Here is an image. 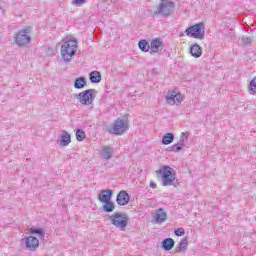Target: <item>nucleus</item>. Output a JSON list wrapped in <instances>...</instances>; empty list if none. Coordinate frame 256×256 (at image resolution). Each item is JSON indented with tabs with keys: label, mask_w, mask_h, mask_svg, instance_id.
I'll return each mask as SVG.
<instances>
[{
	"label": "nucleus",
	"mask_w": 256,
	"mask_h": 256,
	"mask_svg": "<svg viewBox=\"0 0 256 256\" xmlns=\"http://www.w3.org/2000/svg\"><path fill=\"white\" fill-rule=\"evenodd\" d=\"M157 175H161V181L163 187H179L181 184L176 180L175 170L171 166H163L156 171Z\"/></svg>",
	"instance_id": "1"
},
{
	"label": "nucleus",
	"mask_w": 256,
	"mask_h": 256,
	"mask_svg": "<svg viewBox=\"0 0 256 256\" xmlns=\"http://www.w3.org/2000/svg\"><path fill=\"white\" fill-rule=\"evenodd\" d=\"M77 45V39L75 38H70L62 44L60 53L65 63H69L77 55Z\"/></svg>",
	"instance_id": "2"
},
{
	"label": "nucleus",
	"mask_w": 256,
	"mask_h": 256,
	"mask_svg": "<svg viewBox=\"0 0 256 256\" xmlns=\"http://www.w3.org/2000/svg\"><path fill=\"white\" fill-rule=\"evenodd\" d=\"M127 131H129V116L127 115L118 117L114 121L113 126L110 129H108V133L110 135L117 136L124 135V133H127Z\"/></svg>",
	"instance_id": "3"
},
{
	"label": "nucleus",
	"mask_w": 256,
	"mask_h": 256,
	"mask_svg": "<svg viewBox=\"0 0 256 256\" xmlns=\"http://www.w3.org/2000/svg\"><path fill=\"white\" fill-rule=\"evenodd\" d=\"M109 221H111V224L114 225L116 229L125 231L127 225H129V215L124 212H116L109 216Z\"/></svg>",
	"instance_id": "4"
},
{
	"label": "nucleus",
	"mask_w": 256,
	"mask_h": 256,
	"mask_svg": "<svg viewBox=\"0 0 256 256\" xmlns=\"http://www.w3.org/2000/svg\"><path fill=\"white\" fill-rule=\"evenodd\" d=\"M33 28L30 26H25L23 29L19 30L14 36V42L18 47H25L31 43V33Z\"/></svg>",
	"instance_id": "5"
},
{
	"label": "nucleus",
	"mask_w": 256,
	"mask_h": 256,
	"mask_svg": "<svg viewBox=\"0 0 256 256\" xmlns=\"http://www.w3.org/2000/svg\"><path fill=\"white\" fill-rule=\"evenodd\" d=\"M175 9V2L171 0H160L154 15H161V17H171Z\"/></svg>",
	"instance_id": "6"
},
{
	"label": "nucleus",
	"mask_w": 256,
	"mask_h": 256,
	"mask_svg": "<svg viewBox=\"0 0 256 256\" xmlns=\"http://www.w3.org/2000/svg\"><path fill=\"white\" fill-rule=\"evenodd\" d=\"M185 33H186L187 37H192L193 39L203 40V39H205V24H203L202 22L194 24V25L188 27L185 30Z\"/></svg>",
	"instance_id": "7"
},
{
	"label": "nucleus",
	"mask_w": 256,
	"mask_h": 256,
	"mask_svg": "<svg viewBox=\"0 0 256 256\" xmlns=\"http://www.w3.org/2000/svg\"><path fill=\"white\" fill-rule=\"evenodd\" d=\"M95 93H97V90L87 89L76 94V98L79 100L81 105H93V101H95Z\"/></svg>",
	"instance_id": "8"
},
{
	"label": "nucleus",
	"mask_w": 256,
	"mask_h": 256,
	"mask_svg": "<svg viewBox=\"0 0 256 256\" xmlns=\"http://www.w3.org/2000/svg\"><path fill=\"white\" fill-rule=\"evenodd\" d=\"M21 242L24 243L29 251H37L39 249V239L35 236L24 237Z\"/></svg>",
	"instance_id": "9"
},
{
	"label": "nucleus",
	"mask_w": 256,
	"mask_h": 256,
	"mask_svg": "<svg viewBox=\"0 0 256 256\" xmlns=\"http://www.w3.org/2000/svg\"><path fill=\"white\" fill-rule=\"evenodd\" d=\"M163 39L161 38H154L150 42V55H155V53H159L160 51H163Z\"/></svg>",
	"instance_id": "10"
},
{
	"label": "nucleus",
	"mask_w": 256,
	"mask_h": 256,
	"mask_svg": "<svg viewBox=\"0 0 256 256\" xmlns=\"http://www.w3.org/2000/svg\"><path fill=\"white\" fill-rule=\"evenodd\" d=\"M166 101L169 105H179L183 101V98L181 97V93L169 91L166 95Z\"/></svg>",
	"instance_id": "11"
},
{
	"label": "nucleus",
	"mask_w": 256,
	"mask_h": 256,
	"mask_svg": "<svg viewBox=\"0 0 256 256\" xmlns=\"http://www.w3.org/2000/svg\"><path fill=\"white\" fill-rule=\"evenodd\" d=\"M129 201H131V196L125 190L120 191L116 196V203L121 207L129 205Z\"/></svg>",
	"instance_id": "12"
},
{
	"label": "nucleus",
	"mask_w": 256,
	"mask_h": 256,
	"mask_svg": "<svg viewBox=\"0 0 256 256\" xmlns=\"http://www.w3.org/2000/svg\"><path fill=\"white\" fill-rule=\"evenodd\" d=\"M111 199H113V190L111 189L101 190L98 194V201H100V203H107L111 201Z\"/></svg>",
	"instance_id": "13"
},
{
	"label": "nucleus",
	"mask_w": 256,
	"mask_h": 256,
	"mask_svg": "<svg viewBox=\"0 0 256 256\" xmlns=\"http://www.w3.org/2000/svg\"><path fill=\"white\" fill-rule=\"evenodd\" d=\"M113 153H115V151L113 150V147H111V146H103V148H102V150L100 152V156L105 161H109V159H113Z\"/></svg>",
	"instance_id": "14"
},
{
	"label": "nucleus",
	"mask_w": 256,
	"mask_h": 256,
	"mask_svg": "<svg viewBox=\"0 0 256 256\" xmlns=\"http://www.w3.org/2000/svg\"><path fill=\"white\" fill-rule=\"evenodd\" d=\"M190 54L195 59H199V57H201L203 55V48H201V46H199V44H193L190 47Z\"/></svg>",
	"instance_id": "15"
},
{
	"label": "nucleus",
	"mask_w": 256,
	"mask_h": 256,
	"mask_svg": "<svg viewBox=\"0 0 256 256\" xmlns=\"http://www.w3.org/2000/svg\"><path fill=\"white\" fill-rule=\"evenodd\" d=\"M156 223H165L167 221V212L163 211V208H159L154 215Z\"/></svg>",
	"instance_id": "16"
},
{
	"label": "nucleus",
	"mask_w": 256,
	"mask_h": 256,
	"mask_svg": "<svg viewBox=\"0 0 256 256\" xmlns=\"http://www.w3.org/2000/svg\"><path fill=\"white\" fill-rule=\"evenodd\" d=\"M161 247L164 251H171L175 247V240L173 238H165L162 240Z\"/></svg>",
	"instance_id": "17"
},
{
	"label": "nucleus",
	"mask_w": 256,
	"mask_h": 256,
	"mask_svg": "<svg viewBox=\"0 0 256 256\" xmlns=\"http://www.w3.org/2000/svg\"><path fill=\"white\" fill-rule=\"evenodd\" d=\"M87 87V78L85 76H80L74 80L75 89H85Z\"/></svg>",
	"instance_id": "18"
},
{
	"label": "nucleus",
	"mask_w": 256,
	"mask_h": 256,
	"mask_svg": "<svg viewBox=\"0 0 256 256\" xmlns=\"http://www.w3.org/2000/svg\"><path fill=\"white\" fill-rule=\"evenodd\" d=\"M71 143V134L65 130L62 131L60 147H67Z\"/></svg>",
	"instance_id": "19"
},
{
	"label": "nucleus",
	"mask_w": 256,
	"mask_h": 256,
	"mask_svg": "<svg viewBox=\"0 0 256 256\" xmlns=\"http://www.w3.org/2000/svg\"><path fill=\"white\" fill-rule=\"evenodd\" d=\"M101 72L94 70L89 74L90 83H101Z\"/></svg>",
	"instance_id": "20"
},
{
	"label": "nucleus",
	"mask_w": 256,
	"mask_h": 256,
	"mask_svg": "<svg viewBox=\"0 0 256 256\" xmlns=\"http://www.w3.org/2000/svg\"><path fill=\"white\" fill-rule=\"evenodd\" d=\"M189 245V241L187 237L183 238L179 242V247H176L174 253H182V251H187V246Z\"/></svg>",
	"instance_id": "21"
},
{
	"label": "nucleus",
	"mask_w": 256,
	"mask_h": 256,
	"mask_svg": "<svg viewBox=\"0 0 256 256\" xmlns=\"http://www.w3.org/2000/svg\"><path fill=\"white\" fill-rule=\"evenodd\" d=\"M138 47L140 51H143V53H149V51L151 50V45H149V42L145 39L138 42Z\"/></svg>",
	"instance_id": "22"
},
{
	"label": "nucleus",
	"mask_w": 256,
	"mask_h": 256,
	"mask_svg": "<svg viewBox=\"0 0 256 256\" xmlns=\"http://www.w3.org/2000/svg\"><path fill=\"white\" fill-rule=\"evenodd\" d=\"M175 141V135L171 132L166 133L162 137V145H171Z\"/></svg>",
	"instance_id": "23"
},
{
	"label": "nucleus",
	"mask_w": 256,
	"mask_h": 256,
	"mask_svg": "<svg viewBox=\"0 0 256 256\" xmlns=\"http://www.w3.org/2000/svg\"><path fill=\"white\" fill-rule=\"evenodd\" d=\"M29 233H31V235H38L40 239H45V230L43 228H35L34 226H32L29 229Z\"/></svg>",
	"instance_id": "24"
},
{
	"label": "nucleus",
	"mask_w": 256,
	"mask_h": 256,
	"mask_svg": "<svg viewBox=\"0 0 256 256\" xmlns=\"http://www.w3.org/2000/svg\"><path fill=\"white\" fill-rule=\"evenodd\" d=\"M102 209L105 213H113V211H115V203H113L111 200L104 202Z\"/></svg>",
	"instance_id": "25"
},
{
	"label": "nucleus",
	"mask_w": 256,
	"mask_h": 256,
	"mask_svg": "<svg viewBox=\"0 0 256 256\" xmlns=\"http://www.w3.org/2000/svg\"><path fill=\"white\" fill-rule=\"evenodd\" d=\"M248 91L250 93V95H255L256 94V77H254L249 85H248Z\"/></svg>",
	"instance_id": "26"
},
{
	"label": "nucleus",
	"mask_w": 256,
	"mask_h": 256,
	"mask_svg": "<svg viewBox=\"0 0 256 256\" xmlns=\"http://www.w3.org/2000/svg\"><path fill=\"white\" fill-rule=\"evenodd\" d=\"M223 35H225V37H228L229 39H231V41H233V39H235V30L231 29V28H226L223 30Z\"/></svg>",
	"instance_id": "27"
},
{
	"label": "nucleus",
	"mask_w": 256,
	"mask_h": 256,
	"mask_svg": "<svg viewBox=\"0 0 256 256\" xmlns=\"http://www.w3.org/2000/svg\"><path fill=\"white\" fill-rule=\"evenodd\" d=\"M185 139H189V132H182L180 136V140L177 142L182 147H185Z\"/></svg>",
	"instance_id": "28"
},
{
	"label": "nucleus",
	"mask_w": 256,
	"mask_h": 256,
	"mask_svg": "<svg viewBox=\"0 0 256 256\" xmlns=\"http://www.w3.org/2000/svg\"><path fill=\"white\" fill-rule=\"evenodd\" d=\"M86 137L85 131H83L82 129H78L76 131V139L77 141H83Z\"/></svg>",
	"instance_id": "29"
},
{
	"label": "nucleus",
	"mask_w": 256,
	"mask_h": 256,
	"mask_svg": "<svg viewBox=\"0 0 256 256\" xmlns=\"http://www.w3.org/2000/svg\"><path fill=\"white\" fill-rule=\"evenodd\" d=\"M168 151H174V153H179V151H183V146L181 144H174L173 146H171Z\"/></svg>",
	"instance_id": "30"
},
{
	"label": "nucleus",
	"mask_w": 256,
	"mask_h": 256,
	"mask_svg": "<svg viewBox=\"0 0 256 256\" xmlns=\"http://www.w3.org/2000/svg\"><path fill=\"white\" fill-rule=\"evenodd\" d=\"M241 41H242L243 45H251V43H253V37L243 36Z\"/></svg>",
	"instance_id": "31"
},
{
	"label": "nucleus",
	"mask_w": 256,
	"mask_h": 256,
	"mask_svg": "<svg viewBox=\"0 0 256 256\" xmlns=\"http://www.w3.org/2000/svg\"><path fill=\"white\" fill-rule=\"evenodd\" d=\"M174 235H176V237H183V235H185V229L184 228L175 229Z\"/></svg>",
	"instance_id": "32"
},
{
	"label": "nucleus",
	"mask_w": 256,
	"mask_h": 256,
	"mask_svg": "<svg viewBox=\"0 0 256 256\" xmlns=\"http://www.w3.org/2000/svg\"><path fill=\"white\" fill-rule=\"evenodd\" d=\"M87 0H73L72 5H83Z\"/></svg>",
	"instance_id": "33"
},
{
	"label": "nucleus",
	"mask_w": 256,
	"mask_h": 256,
	"mask_svg": "<svg viewBox=\"0 0 256 256\" xmlns=\"http://www.w3.org/2000/svg\"><path fill=\"white\" fill-rule=\"evenodd\" d=\"M150 187H152V189H157V184H155V182H151Z\"/></svg>",
	"instance_id": "34"
}]
</instances>
